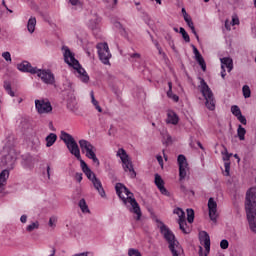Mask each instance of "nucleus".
Instances as JSON below:
<instances>
[{
    "mask_svg": "<svg viewBox=\"0 0 256 256\" xmlns=\"http://www.w3.org/2000/svg\"><path fill=\"white\" fill-rule=\"evenodd\" d=\"M60 139L65 143L68 151H70L71 155H74L78 161H80V167L83 173L86 175L89 181H93V179H97V175L93 173L91 168L87 165L85 160L81 158V150L79 149V144L75 141L73 136L65 131H61Z\"/></svg>",
    "mask_w": 256,
    "mask_h": 256,
    "instance_id": "f257e3e1",
    "label": "nucleus"
},
{
    "mask_svg": "<svg viewBox=\"0 0 256 256\" xmlns=\"http://www.w3.org/2000/svg\"><path fill=\"white\" fill-rule=\"evenodd\" d=\"M115 191L119 199L122 200L123 205L130 211V213L137 215L136 221H140L142 215L141 207L135 199L133 192H131V190L121 182L116 183Z\"/></svg>",
    "mask_w": 256,
    "mask_h": 256,
    "instance_id": "f03ea898",
    "label": "nucleus"
},
{
    "mask_svg": "<svg viewBox=\"0 0 256 256\" xmlns=\"http://www.w3.org/2000/svg\"><path fill=\"white\" fill-rule=\"evenodd\" d=\"M245 211L250 230L252 233H256V192L253 188L246 193Z\"/></svg>",
    "mask_w": 256,
    "mask_h": 256,
    "instance_id": "7ed1b4c3",
    "label": "nucleus"
},
{
    "mask_svg": "<svg viewBox=\"0 0 256 256\" xmlns=\"http://www.w3.org/2000/svg\"><path fill=\"white\" fill-rule=\"evenodd\" d=\"M64 61L69 65V67H73L77 73V77L82 81V83H89V74H87V71L81 66L79 63V60L75 59V54L71 52L69 47L63 46L62 47Z\"/></svg>",
    "mask_w": 256,
    "mask_h": 256,
    "instance_id": "20e7f679",
    "label": "nucleus"
},
{
    "mask_svg": "<svg viewBox=\"0 0 256 256\" xmlns=\"http://www.w3.org/2000/svg\"><path fill=\"white\" fill-rule=\"evenodd\" d=\"M160 233L163 235L165 241H167L168 248L173 256H183V247L179 244V241L175 239V234L173 231L167 227V225L162 224L160 227Z\"/></svg>",
    "mask_w": 256,
    "mask_h": 256,
    "instance_id": "39448f33",
    "label": "nucleus"
},
{
    "mask_svg": "<svg viewBox=\"0 0 256 256\" xmlns=\"http://www.w3.org/2000/svg\"><path fill=\"white\" fill-rule=\"evenodd\" d=\"M200 91L203 95V97L206 100V107L209 109V111H215V97H213V91H211V88H209V85L207 82H205V79L200 78Z\"/></svg>",
    "mask_w": 256,
    "mask_h": 256,
    "instance_id": "423d86ee",
    "label": "nucleus"
},
{
    "mask_svg": "<svg viewBox=\"0 0 256 256\" xmlns=\"http://www.w3.org/2000/svg\"><path fill=\"white\" fill-rule=\"evenodd\" d=\"M118 155L120 156V159L123 163L124 171H129L131 179H135L137 177V172H135V169L133 168V162H131L129 159V155H127L125 149L120 148L118 150Z\"/></svg>",
    "mask_w": 256,
    "mask_h": 256,
    "instance_id": "0eeeda50",
    "label": "nucleus"
},
{
    "mask_svg": "<svg viewBox=\"0 0 256 256\" xmlns=\"http://www.w3.org/2000/svg\"><path fill=\"white\" fill-rule=\"evenodd\" d=\"M17 161V152L14 149H9L6 154L2 156L1 165L6 167V171H11L15 167Z\"/></svg>",
    "mask_w": 256,
    "mask_h": 256,
    "instance_id": "6e6552de",
    "label": "nucleus"
},
{
    "mask_svg": "<svg viewBox=\"0 0 256 256\" xmlns=\"http://www.w3.org/2000/svg\"><path fill=\"white\" fill-rule=\"evenodd\" d=\"M98 50V57L104 65H109V59H111V52H109V45L104 43H98L96 46Z\"/></svg>",
    "mask_w": 256,
    "mask_h": 256,
    "instance_id": "1a4fd4ad",
    "label": "nucleus"
},
{
    "mask_svg": "<svg viewBox=\"0 0 256 256\" xmlns=\"http://www.w3.org/2000/svg\"><path fill=\"white\" fill-rule=\"evenodd\" d=\"M35 75H37L46 85H55V74H53L51 70H42L37 68Z\"/></svg>",
    "mask_w": 256,
    "mask_h": 256,
    "instance_id": "9d476101",
    "label": "nucleus"
},
{
    "mask_svg": "<svg viewBox=\"0 0 256 256\" xmlns=\"http://www.w3.org/2000/svg\"><path fill=\"white\" fill-rule=\"evenodd\" d=\"M200 242L204 243L205 253L203 252V247L199 246V256H207L209 251H211V237L209 236V233L206 231H202L200 233Z\"/></svg>",
    "mask_w": 256,
    "mask_h": 256,
    "instance_id": "9b49d317",
    "label": "nucleus"
},
{
    "mask_svg": "<svg viewBox=\"0 0 256 256\" xmlns=\"http://www.w3.org/2000/svg\"><path fill=\"white\" fill-rule=\"evenodd\" d=\"M36 110L40 115L51 113L53 111V106L49 100H35Z\"/></svg>",
    "mask_w": 256,
    "mask_h": 256,
    "instance_id": "f8f14e48",
    "label": "nucleus"
},
{
    "mask_svg": "<svg viewBox=\"0 0 256 256\" xmlns=\"http://www.w3.org/2000/svg\"><path fill=\"white\" fill-rule=\"evenodd\" d=\"M177 161L179 165L180 181H183V179L187 177V169L189 167V164L187 163V158L183 154L178 155Z\"/></svg>",
    "mask_w": 256,
    "mask_h": 256,
    "instance_id": "ddd939ff",
    "label": "nucleus"
},
{
    "mask_svg": "<svg viewBox=\"0 0 256 256\" xmlns=\"http://www.w3.org/2000/svg\"><path fill=\"white\" fill-rule=\"evenodd\" d=\"M221 61V77L222 79H225L227 76V73L225 72V67L228 69V73H231L233 71V59L229 57H224L220 59Z\"/></svg>",
    "mask_w": 256,
    "mask_h": 256,
    "instance_id": "4468645a",
    "label": "nucleus"
},
{
    "mask_svg": "<svg viewBox=\"0 0 256 256\" xmlns=\"http://www.w3.org/2000/svg\"><path fill=\"white\" fill-rule=\"evenodd\" d=\"M209 217L211 221L217 223V202L213 197L208 200Z\"/></svg>",
    "mask_w": 256,
    "mask_h": 256,
    "instance_id": "2eb2a0df",
    "label": "nucleus"
},
{
    "mask_svg": "<svg viewBox=\"0 0 256 256\" xmlns=\"http://www.w3.org/2000/svg\"><path fill=\"white\" fill-rule=\"evenodd\" d=\"M17 69L22 73H31V75H35L37 73V67H33L28 61H23L18 64Z\"/></svg>",
    "mask_w": 256,
    "mask_h": 256,
    "instance_id": "dca6fc26",
    "label": "nucleus"
},
{
    "mask_svg": "<svg viewBox=\"0 0 256 256\" xmlns=\"http://www.w3.org/2000/svg\"><path fill=\"white\" fill-rule=\"evenodd\" d=\"M154 183H155L156 187H158V189L162 195H165L166 197H169V195H171L169 193V191L167 190V188H165V181H163V178H161V175L155 174Z\"/></svg>",
    "mask_w": 256,
    "mask_h": 256,
    "instance_id": "f3484780",
    "label": "nucleus"
},
{
    "mask_svg": "<svg viewBox=\"0 0 256 256\" xmlns=\"http://www.w3.org/2000/svg\"><path fill=\"white\" fill-rule=\"evenodd\" d=\"M192 49H193V53L195 55V59H196L198 65H200L202 71H207V64L205 63V59L203 58V56L201 55V53L199 52L197 47H195V45H192Z\"/></svg>",
    "mask_w": 256,
    "mask_h": 256,
    "instance_id": "a211bd4d",
    "label": "nucleus"
},
{
    "mask_svg": "<svg viewBox=\"0 0 256 256\" xmlns=\"http://www.w3.org/2000/svg\"><path fill=\"white\" fill-rule=\"evenodd\" d=\"M95 151H97V149L95 148V146H92L91 148L85 150V153L86 157L88 159H91L96 167H99V165H101V162H99V158H97V154H95Z\"/></svg>",
    "mask_w": 256,
    "mask_h": 256,
    "instance_id": "6ab92c4d",
    "label": "nucleus"
},
{
    "mask_svg": "<svg viewBox=\"0 0 256 256\" xmlns=\"http://www.w3.org/2000/svg\"><path fill=\"white\" fill-rule=\"evenodd\" d=\"M94 189L97 190L99 193L100 197H107V194L105 193V189L103 188V183H101V180L99 178H93L91 181Z\"/></svg>",
    "mask_w": 256,
    "mask_h": 256,
    "instance_id": "aec40b11",
    "label": "nucleus"
},
{
    "mask_svg": "<svg viewBox=\"0 0 256 256\" xmlns=\"http://www.w3.org/2000/svg\"><path fill=\"white\" fill-rule=\"evenodd\" d=\"M223 161H225V163H224V167H225V176L226 177H229V173H230V171H231V162H229L230 161V159H231V157H233V154L232 153H229L227 150L225 151V153H223Z\"/></svg>",
    "mask_w": 256,
    "mask_h": 256,
    "instance_id": "412c9836",
    "label": "nucleus"
},
{
    "mask_svg": "<svg viewBox=\"0 0 256 256\" xmlns=\"http://www.w3.org/2000/svg\"><path fill=\"white\" fill-rule=\"evenodd\" d=\"M67 109L72 113H77V111H79V105L77 104V99L75 97H70L67 100Z\"/></svg>",
    "mask_w": 256,
    "mask_h": 256,
    "instance_id": "4be33fe9",
    "label": "nucleus"
},
{
    "mask_svg": "<svg viewBox=\"0 0 256 256\" xmlns=\"http://www.w3.org/2000/svg\"><path fill=\"white\" fill-rule=\"evenodd\" d=\"M166 123L170 125H177L179 123V116L174 111H168Z\"/></svg>",
    "mask_w": 256,
    "mask_h": 256,
    "instance_id": "5701e85b",
    "label": "nucleus"
},
{
    "mask_svg": "<svg viewBox=\"0 0 256 256\" xmlns=\"http://www.w3.org/2000/svg\"><path fill=\"white\" fill-rule=\"evenodd\" d=\"M7 179H9V170H2L0 173V193L4 191Z\"/></svg>",
    "mask_w": 256,
    "mask_h": 256,
    "instance_id": "b1692460",
    "label": "nucleus"
},
{
    "mask_svg": "<svg viewBox=\"0 0 256 256\" xmlns=\"http://www.w3.org/2000/svg\"><path fill=\"white\" fill-rule=\"evenodd\" d=\"M46 147H53L57 143V134L50 133L45 138Z\"/></svg>",
    "mask_w": 256,
    "mask_h": 256,
    "instance_id": "393cba45",
    "label": "nucleus"
},
{
    "mask_svg": "<svg viewBox=\"0 0 256 256\" xmlns=\"http://www.w3.org/2000/svg\"><path fill=\"white\" fill-rule=\"evenodd\" d=\"M168 91H167V97L169 99H172V101H175V103H177L179 101V96H177V94H173V83L172 82H168Z\"/></svg>",
    "mask_w": 256,
    "mask_h": 256,
    "instance_id": "a878e982",
    "label": "nucleus"
},
{
    "mask_svg": "<svg viewBox=\"0 0 256 256\" xmlns=\"http://www.w3.org/2000/svg\"><path fill=\"white\" fill-rule=\"evenodd\" d=\"M79 146L81 151L85 153V151L93 147V144H91V142H89L88 140L81 139L79 140Z\"/></svg>",
    "mask_w": 256,
    "mask_h": 256,
    "instance_id": "bb28decb",
    "label": "nucleus"
},
{
    "mask_svg": "<svg viewBox=\"0 0 256 256\" xmlns=\"http://www.w3.org/2000/svg\"><path fill=\"white\" fill-rule=\"evenodd\" d=\"M37 25V18L30 17L27 23V29L30 33H35V27Z\"/></svg>",
    "mask_w": 256,
    "mask_h": 256,
    "instance_id": "cd10ccee",
    "label": "nucleus"
},
{
    "mask_svg": "<svg viewBox=\"0 0 256 256\" xmlns=\"http://www.w3.org/2000/svg\"><path fill=\"white\" fill-rule=\"evenodd\" d=\"M19 128L21 129V131H27L31 129V123L29 122V120L22 118L20 121Z\"/></svg>",
    "mask_w": 256,
    "mask_h": 256,
    "instance_id": "c85d7f7f",
    "label": "nucleus"
},
{
    "mask_svg": "<svg viewBox=\"0 0 256 256\" xmlns=\"http://www.w3.org/2000/svg\"><path fill=\"white\" fill-rule=\"evenodd\" d=\"M82 213H91V210H89V206L87 205V202L85 201V198H82L78 203Z\"/></svg>",
    "mask_w": 256,
    "mask_h": 256,
    "instance_id": "c756f323",
    "label": "nucleus"
},
{
    "mask_svg": "<svg viewBox=\"0 0 256 256\" xmlns=\"http://www.w3.org/2000/svg\"><path fill=\"white\" fill-rule=\"evenodd\" d=\"M179 229L184 233V235H189L191 233V228L187 226V222H179Z\"/></svg>",
    "mask_w": 256,
    "mask_h": 256,
    "instance_id": "7c9ffc66",
    "label": "nucleus"
},
{
    "mask_svg": "<svg viewBox=\"0 0 256 256\" xmlns=\"http://www.w3.org/2000/svg\"><path fill=\"white\" fill-rule=\"evenodd\" d=\"M246 133H247V130H245V128L243 126L239 125L238 129H237V135H238L240 141H245Z\"/></svg>",
    "mask_w": 256,
    "mask_h": 256,
    "instance_id": "2f4dec72",
    "label": "nucleus"
},
{
    "mask_svg": "<svg viewBox=\"0 0 256 256\" xmlns=\"http://www.w3.org/2000/svg\"><path fill=\"white\" fill-rule=\"evenodd\" d=\"M186 213L188 223H193V221H195V211L192 208H188Z\"/></svg>",
    "mask_w": 256,
    "mask_h": 256,
    "instance_id": "473e14b6",
    "label": "nucleus"
},
{
    "mask_svg": "<svg viewBox=\"0 0 256 256\" xmlns=\"http://www.w3.org/2000/svg\"><path fill=\"white\" fill-rule=\"evenodd\" d=\"M179 33H181V35H182V37H183V39H184V41H185L186 43H191V37H189V34H188L187 31L185 30V28L180 27Z\"/></svg>",
    "mask_w": 256,
    "mask_h": 256,
    "instance_id": "72a5a7b5",
    "label": "nucleus"
},
{
    "mask_svg": "<svg viewBox=\"0 0 256 256\" xmlns=\"http://www.w3.org/2000/svg\"><path fill=\"white\" fill-rule=\"evenodd\" d=\"M242 93L245 99H249V97H251V88H249V85H244L242 87Z\"/></svg>",
    "mask_w": 256,
    "mask_h": 256,
    "instance_id": "f704fd0d",
    "label": "nucleus"
},
{
    "mask_svg": "<svg viewBox=\"0 0 256 256\" xmlns=\"http://www.w3.org/2000/svg\"><path fill=\"white\" fill-rule=\"evenodd\" d=\"M4 89L8 93V95H10V97H14L15 96V92L11 88V83L4 82Z\"/></svg>",
    "mask_w": 256,
    "mask_h": 256,
    "instance_id": "c9c22d12",
    "label": "nucleus"
},
{
    "mask_svg": "<svg viewBox=\"0 0 256 256\" xmlns=\"http://www.w3.org/2000/svg\"><path fill=\"white\" fill-rule=\"evenodd\" d=\"M231 113L232 115H234V117H239L240 115H242L241 108H239V106L237 105H233L231 107Z\"/></svg>",
    "mask_w": 256,
    "mask_h": 256,
    "instance_id": "e433bc0d",
    "label": "nucleus"
},
{
    "mask_svg": "<svg viewBox=\"0 0 256 256\" xmlns=\"http://www.w3.org/2000/svg\"><path fill=\"white\" fill-rule=\"evenodd\" d=\"M35 229H39V222L38 221L33 222L32 224H30L26 227V231L28 233H31L32 231H35Z\"/></svg>",
    "mask_w": 256,
    "mask_h": 256,
    "instance_id": "4c0bfd02",
    "label": "nucleus"
},
{
    "mask_svg": "<svg viewBox=\"0 0 256 256\" xmlns=\"http://www.w3.org/2000/svg\"><path fill=\"white\" fill-rule=\"evenodd\" d=\"M128 256H142L141 252H139L137 249L130 248L128 250Z\"/></svg>",
    "mask_w": 256,
    "mask_h": 256,
    "instance_id": "58836bf2",
    "label": "nucleus"
},
{
    "mask_svg": "<svg viewBox=\"0 0 256 256\" xmlns=\"http://www.w3.org/2000/svg\"><path fill=\"white\" fill-rule=\"evenodd\" d=\"M56 223H57V217L55 216L50 217L48 222L49 227H52V229H55Z\"/></svg>",
    "mask_w": 256,
    "mask_h": 256,
    "instance_id": "ea45409f",
    "label": "nucleus"
},
{
    "mask_svg": "<svg viewBox=\"0 0 256 256\" xmlns=\"http://www.w3.org/2000/svg\"><path fill=\"white\" fill-rule=\"evenodd\" d=\"M221 249H229V241L227 239H223L220 242Z\"/></svg>",
    "mask_w": 256,
    "mask_h": 256,
    "instance_id": "a19ab883",
    "label": "nucleus"
},
{
    "mask_svg": "<svg viewBox=\"0 0 256 256\" xmlns=\"http://www.w3.org/2000/svg\"><path fill=\"white\" fill-rule=\"evenodd\" d=\"M184 21L187 23V25L190 29H191V27H195V24L193 23V19H191V16L184 18Z\"/></svg>",
    "mask_w": 256,
    "mask_h": 256,
    "instance_id": "79ce46f5",
    "label": "nucleus"
},
{
    "mask_svg": "<svg viewBox=\"0 0 256 256\" xmlns=\"http://www.w3.org/2000/svg\"><path fill=\"white\" fill-rule=\"evenodd\" d=\"M2 57H3V59H5V61L11 63V53L4 52V53H2Z\"/></svg>",
    "mask_w": 256,
    "mask_h": 256,
    "instance_id": "37998d69",
    "label": "nucleus"
},
{
    "mask_svg": "<svg viewBox=\"0 0 256 256\" xmlns=\"http://www.w3.org/2000/svg\"><path fill=\"white\" fill-rule=\"evenodd\" d=\"M236 118L238 119V121H240V123H242V125H247V118H245V116H243V114H240Z\"/></svg>",
    "mask_w": 256,
    "mask_h": 256,
    "instance_id": "c03bdc74",
    "label": "nucleus"
},
{
    "mask_svg": "<svg viewBox=\"0 0 256 256\" xmlns=\"http://www.w3.org/2000/svg\"><path fill=\"white\" fill-rule=\"evenodd\" d=\"M90 97H91V101H92V104L94 105V107L96 105H99V102L95 99V93L93 91L90 92Z\"/></svg>",
    "mask_w": 256,
    "mask_h": 256,
    "instance_id": "a18cd8bd",
    "label": "nucleus"
},
{
    "mask_svg": "<svg viewBox=\"0 0 256 256\" xmlns=\"http://www.w3.org/2000/svg\"><path fill=\"white\" fill-rule=\"evenodd\" d=\"M178 217V223H187V221L185 220V211H183Z\"/></svg>",
    "mask_w": 256,
    "mask_h": 256,
    "instance_id": "49530a36",
    "label": "nucleus"
},
{
    "mask_svg": "<svg viewBox=\"0 0 256 256\" xmlns=\"http://www.w3.org/2000/svg\"><path fill=\"white\" fill-rule=\"evenodd\" d=\"M75 179H76V181H77L78 183H81V181H83V173L77 172V173L75 174Z\"/></svg>",
    "mask_w": 256,
    "mask_h": 256,
    "instance_id": "de8ad7c7",
    "label": "nucleus"
},
{
    "mask_svg": "<svg viewBox=\"0 0 256 256\" xmlns=\"http://www.w3.org/2000/svg\"><path fill=\"white\" fill-rule=\"evenodd\" d=\"M190 29L193 35L196 37L197 41H199V34H197V30H195V26H192Z\"/></svg>",
    "mask_w": 256,
    "mask_h": 256,
    "instance_id": "09e8293b",
    "label": "nucleus"
},
{
    "mask_svg": "<svg viewBox=\"0 0 256 256\" xmlns=\"http://www.w3.org/2000/svg\"><path fill=\"white\" fill-rule=\"evenodd\" d=\"M130 59H141V54L139 53L130 54Z\"/></svg>",
    "mask_w": 256,
    "mask_h": 256,
    "instance_id": "8fccbe9b",
    "label": "nucleus"
},
{
    "mask_svg": "<svg viewBox=\"0 0 256 256\" xmlns=\"http://www.w3.org/2000/svg\"><path fill=\"white\" fill-rule=\"evenodd\" d=\"M182 212H183V209H181V208H175L173 211V213L175 215H178V217L182 214Z\"/></svg>",
    "mask_w": 256,
    "mask_h": 256,
    "instance_id": "3c124183",
    "label": "nucleus"
},
{
    "mask_svg": "<svg viewBox=\"0 0 256 256\" xmlns=\"http://www.w3.org/2000/svg\"><path fill=\"white\" fill-rule=\"evenodd\" d=\"M182 15L184 19H187V17H190L189 14H187V10H185V8H182Z\"/></svg>",
    "mask_w": 256,
    "mask_h": 256,
    "instance_id": "603ef678",
    "label": "nucleus"
},
{
    "mask_svg": "<svg viewBox=\"0 0 256 256\" xmlns=\"http://www.w3.org/2000/svg\"><path fill=\"white\" fill-rule=\"evenodd\" d=\"M156 159H157L159 165H163V157H162L161 155H158V156L156 157Z\"/></svg>",
    "mask_w": 256,
    "mask_h": 256,
    "instance_id": "864d4df0",
    "label": "nucleus"
},
{
    "mask_svg": "<svg viewBox=\"0 0 256 256\" xmlns=\"http://www.w3.org/2000/svg\"><path fill=\"white\" fill-rule=\"evenodd\" d=\"M20 221H21V223H27V215H22L20 217Z\"/></svg>",
    "mask_w": 256,
    "mask_h": 256,
    "instance_id": "5fc2aeb1",
    "label": "nucleus"
},
{
    "mask_svg": "<svg viewBox=\"0 0 256 256\" xmlns=\"http://www.w3.org/2000/svg\"><path fill=\"white\" fill-rule=\"evenodd\" d=\"M69 3L73 6L79 5V0H69Z\"/></svg>",
    "mask_w": 256,
    "mask_h": 256,
    "instance_id": "6e6d98bb",
    "label": "nucleus"
},
{
    "mask_svg": "<svg viewBox=\"0 0 256 256\" xmlns=\"http://www.w3.org/2000/svg\"><path fill=\"white\" fill-rule=\"evenodd\" d=\"M158 53L159 55H163L165 57V52H163V49L161 47H158Z\"/></svg>",
    "mask_w": 256,
    "mask_h": 256,
    "instance_id": "4d7b16f0",
    "label": "nucleus"
},
{
    "mask_svg": "<svg viewBox=\"0 0 256 256\" xmlns=\"http://www.w3.org/2000/svg\"><path fill=\"white\" fill-rule=\"evenodd\" d=\"M51 166H47V175H48V179H49V177H51Z\"/></svg>",
    "mask_w": 256,
    "mask_h": 256,
    "instance_id": "13d9d810",
    "label": "nucleus"
},
{
    "mask_svg": "<svg viewBox=\"0 0 256 256\" xmlns=\"http://www.w3.org/2000/svg\"><path fill=\"white\" fill-rule=\"evenodd\" d=\"M55 253H57V249H55V247H52V251L49 256H55Z\"/></svg>",
    "mask_w": 256,
    "mask_h": 256,
    "instance_id": "bf43d9fd",
    "label": "nucleus"
},
{
    "mask_svg": "<svg viewBox=\"0 0 256 256\" xmlns=\"http://www.w3.org/2000/svg\"><path fill=\"white\" fill-rule=\"evenodd\" d=\"M94 107H96V109H97V111H98L99 113H103V109L101 108V106H99V104L96 105V106H94Z\"/></svg>",
    "mask_w": 256,
    "mask_h": 256,
    "instance_id": "052dcab7",
    "label": "nucleus"
},
{
    "mask_svg": "<svg viewBox=\"0 0 256 256\" xmlns=\"http://www.w3.org/2000/svg\"><path fill=\"white\" fill-rule=\"evenodd\" d=\"M171 141H172V138H171L170 135H168V136H167V139H166V145L169 144V143H171Z\"/></svg>",
    "mask_w": 256,
    "mask_h": 256,
    "instance_id": "680f3d73",
    "label": "nucleus"
},
{
    "mask_svg": "<svg viewBox=\"0 0 256 256\" xmlns=\"http://www.w3.org/2000/svg\"><path fill=\"white\" fill-rule=\"evenodd\" d=\"M197 145L202 149V151H205V147H203V144H201L200 141L197 142Z\"/></svg>",
    "mask_w": 256,
    "mask_h": 256,
    "instance_id": "e2e57ef3",
    "label": "nucleus"
},
{
    "mask_svg": "<svg viewBox=\"0 0 256 256\" xmlns=\"http://www.w3.org/2000/svg\"><path fill=\"white\" fill-rule=\"evenodd\" d=\"M153 43H154V45H155V47H156L157 49H159V47H161V46L159 45V42H158L157 40H154Z\"/></svg>",
    "mask_w": 256,
    "mask_h": 256,
    "instance_id": "0e129e2a",
    "label": "nucleus"
},
{
    "mask_svg": "<svg viewBox=\"0 0 256 256\" xmlns=\"http://www.w3.org/2000/svg\"><path fill=\"white\" fill-rule=\"evenodd\" d=\"M49 127H50L51 131H55V127H53V122L49 123Z\"/></svg>",
    "mask_w": 256,
    "mask_h": 256,
    "instance_id": "69168bd1",
    "label": "nucleus"
},
{
    "mask_svg": "<svg viewBox=\"0 0 256 256\" xmlns=\"http://www.w3.org/2000/svg\"><path fill=\"white\" fill-rule=\"evenodd\" d=\"M232 23H233V25H237V24H239V19H236V20H235V19H233V20H232Z\"/></svg>",
    "mask_w": 256,
    "mask_h": 256,
    "instance_id": "338daca9",
    "label": "nucleus"
},
{
    "mask_svg": "<svg viewBox=\"0 0 256 256\" xmlns=\"http://www.w3.org/2000/svg\"><path fill=\"white\" fill-rule=\"evenodd\" d=\"M2 5H3V7H5V9H7V4L5 3V0H2Z\"/></svg>",
    "mask_w": 256,
    "mask_h": 256,
    "instance_id": "774afa93",
    "label": "nucleus"
}]
</instances>
